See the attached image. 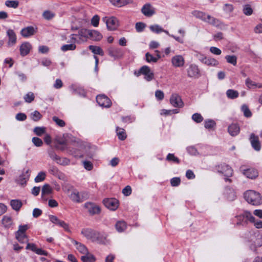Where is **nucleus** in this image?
I'll return each mask as SVG.
<instances>
[{"instance_id":"obj_41","label":"nucleus","mask_w":262,"mask_h":262,"mask_svg":"<svg viewBox=\"0 0 262 262\" xmlns=\"http://www.w3.org/2000/svg\"><path fill=\"white\" fill-rule=\"evenodd\" d=\"M227 62L235 66L237 64V57L235 55H227L225 56Z\"/></svg>"},{"instance_id":"obj_26","label":"nucleus","mask_w":262,"mask_h":262,"mask_svg":"<svg viewBox=\"0 0 262 262\" xmlns=\"http://www.w3.org/2000/svg\"><path fill=\"white\" fill-rule=\"evenodd\" d=\"M228 133L232 136L237 135L240 131L239 126L236 124H232L229 126L228 128Z\"/></svg>"},{"instance_id":"obj_63","label":"nucleus","mask_w":262,"mask_h":262,"mask_svg":"<svg viewBox=\"0 0 262 262\" xmlns=\"http://www.w3.org/2000/svg\"><path fill=\"white\" fill-rule=\"evenodd\" d=\"M48 154L50 158L56 162L58 157V156L55 154L54 151L52 149H49L48 150Z\"/></svg>"},{"instance_id":"obj_7","label":"nucleus","mask_w":262,"mask_h":262,"mask_svg":"<svg viewBox=\"0 0 262 262\" xmlns=\"http://www.w3.org/2000/svg\"><path fill=\"white\" fill-rule=\"evenodd\" d=\"M240 169L242 173L248 178L254 179L256 178L258 176V172L255 168H250L248 169H244V167L242 166Z\"/></svg>"},{"instance_id":"obj_29","label":"nucleus","mask_w":262,"mask_h":262,"mask_svg":"<svg viewBox=\"0 0 262 262\" xmlns=\"http://www.w3.org/2000/svg\"><path fill=\"white\" fill-rule=\"evenodd\" d=\"M202 63L208 66L215 67L219 65V61L213 58L207 57L205 56Z\"/></svg>"},{"instance_id":"obj_15","label":"nucleus","mask_w":262,"mask_h":262,"mask_svg":"<svg viewBox=\"0 0 262 262\" xmlns=\"http://www.w3.org/2000/svg\"><path fill=\"white\" fill-rule=\"evenodd\" d=\"M27 249L31 250L35 253L40 255L49 256V253L41 248H37L36 246L34 244L28 243L26 247Z\"/></svg>"},{"instance_id":"obj_19","label":"nucleus","mask_w":262,"mask_h":262,"mask_svg":"<svg viewBox=\"0 0 262 262\" xmlns=\"http://www.w3.org/2000/svg\"><path fill=\"white\" fill-rule=\"evenodd\" d=\"M84 206L88 209L90 214L92 215L98 214L100 211V207L92 203H86Z\"/></svg>"},{"instance_id":"obj_32","label":"nucleus","mask_w":262,"mask_h":262,"mask_svg":"<svg viewBox=\"0 0 262 262\" xmlns=\"http://www.w3.org/2000/svg\"><path fill=\"white\" fill-rule=\"evenodd\" d=\"M10 204L12 209L15 211L19 210L23 205L21 201L19 200H12Z\"/></svg>"},{"instance_id":"obj_20","label":"nucleus","mask_w":262,"mask_h":262,"mask_svg":"<svg viewBox=\"0 0 262 262\" xmlns=\"http://www.w3.org/2000/svg\"><path fill=\"white\" fill-rule=\"evenodd\" d=\"M251 241L254 243V246L260 247L262 245V235L258 230L254 232V235L251 238Z\"/></svg>"},{"instance_id":"obj_34","label":"nucleus","mask_w":262,"mask_h":262,"mask_svg":"<svg viewBox=\"0 0 262 262\" xmlns=\"http://www.w3.org/2000/svg\"><path fill=\"white\" fill-rule=\"evenodd\" d=\"M226 96L228 98L230 99H234L237 98L239 96L238 91L233 90L229 89L226 91Z\"/></svg>"},{"instance_id":"obj_30","label":"nucleus","mask_w":262,"mask_h":262,"mask_svg":"<svg viewBox=\"0 0 262 262\" xmlns=\"http://www.w3.org/2000/svg\"><path fill=\"white\" fill-rule=\"evenodd\" d=\"M245 84L249 89L261 88L262 84L261 83H256L252 81L249 78L245 80Z\"/></svg>"},{"instance_id":"obj_54","label":"nucleus","mask_w":262,"mask_h":262,"mask_svg":"<svg viewBox=\"0 0 262 262\" xmlns=\"http://www.w3.org/2000/svg\"><path fill=\"white\" fill-rule=\"evenodd\" d=\"M46 176V174L45 172L40 171L38 173L37 176L35 177L34 180L37 183L43 181L45 179Z\"/></svg>"},{"instance_id":"obj_36","label":"nucleus","mask_w":262,"mask_h":262,"mask_svg":"<svg viewBox=\"0 0 262 262\" xmlns=\"http://www.w3.org/2000/svg\"><path fill=\"white\" fill-rule=\"evenodd\" d=\"M75 244L76 246V249L81 253L83 254V255L85 253H87L89 252L88 249L86 248V247L83 244L81 243H79L77 242H75Z\"/></svg>"},{"instance_id":"obj_46","label":"nucleus","mask_w":262,"mask_h":262,"mask_svg":"<svg viewBox=\"0 0 262 262\" xmlns=\"http://www.w3.org/2000/svg\"><path fill=\"white\" fill-rule=\"evenodd\" d=\"M90 30L86 29H81L79 30L78 35L80 37H84L85 38H89L90 35Z\"/></svg>"},{"instance_id":"obj_44","label":"nucleus","mask_w":262,"mask_h":262,"mask_svg":"<svg viewBox=\"0 0 262 262\" xmlns=\"http://www.w3.org/2000/svg\"><path fill=\"white\" fill-rule=\"evenodd\" d=\"M76 48L75 43H71L64 45L61 47V50L63 52H66L67 51H73Z\"/></svg>"},{"instance_id":"obj_4","label":"nucleus","mask_w":262,"mask_h":262,"mask_svg":"<svg viewBox=\"0 0 262 262\" xmlns=\"http://www.w3.org/2000/svg\"><path fill=\"white\" fill-rule=\"evenodd\" d=\"M236 224L238 225L245 226L248 221H253L254 216L248 211H244L242 213L235 216Z\"/></svg>"},{"instance_id":"obj_31","label":"nucleus","mask_w":262,"mask_h":262,"mask_svg":"<svg viewBox=\"0 0 262 262\" xmlns=\"http://www.w3.org/2000/svg\"><path fill=\"white\" fill-rule=\"evenodd\" d=\"M2 223L5 228H10L12 227L13 221L11 217L5 215L3 217Z\"/></svg>"},{"instance_id":"obj_10","label":"nucleus","mask_w":262,"mask_h":262,"mask_svg":"<svg viewBox=\"0 0 262 262\" xmlns=\"http://www.w3.org/2000/svg\"><path fill=\"white\" fill-rule=\"evenodd\" d=\"M103 202L106 207L112 210L117 209L119 205L118 201L114 198L105 199Z\"/></svg>"},{"instance_id":"obj_2","label":"nucleus","mask_w":262,"mask_h":262,"mask_svg":"<svg viewBox=\"0 0 262 262\" xmlns=\"http://www.w3.org/2000/svg\"><path fill=\"white\" fill-rule=\"evenodd\" d=\"M246 201L253 205H259L262 204V197L260 194L253 190L247 191L244 193Z\"/></svg>"},{"instance_id":"obj_52","label":"nucleus","mask_w":262,"mask_h":262,"mask_svg":"<svg viewBox=\"0 0 262 262\" xmlns=\"http://www.w3.org/2000/svg\"><path fill=\"white\" fill-rule=\"evenodd\" d=\"M34 95L32 92H29L24 96L25 101L27 103H31L34 99Z\"/></svg>"},{"instance_id":"obj_38","label":"nucleus","mask_w":262,"mask_h":262,"mask_svg":"<svg viewBox=\"0 0 262 262\" xmlns=\"http://www.w3.org/2000/svg\"><path fill=\"white\" fill-rule=\"evenodd\" d=\"M116 133L120 140H124L126 139V135L124 129L117 127L116 128Z\"/></svg>"},{"instance_id":"obj_64","label":"nucleus","mask_w":262,"mask_h":262,"mask_svg":"<svg viewBox=\"0 0 262 262\" xmlns=\"http://www.w3.org/2000/svg\"><path fill=\"white\" fill-rule=\"evenodd\" d=\"M99 17L97 15H94L91 19V24L95 27H98L99 22Z\"/></svg>"},{"instance_id":"obj_17","label":"nucleus","mask_w":262,"mask_h":262,"mask_svg":"<svg viewBox=\"0 0 262 262\" xmlns=\"http://www.w3.org/2000/svg\"><path fill=\"white\" fill-rule=\"evenodd\" d=\"M218 171L222 173L227 177H230L233 174V170L231 167L226 164H223L219 166L218 168Z\"/></svg>"},{"instance_id":"obj_3","label":"nucleus","mask_w":262,"mask_h":262,"mask_svg":"<svg viewBox=\"0 0 262 262\" xmlns=\"http://www.w3.org/2000/svg\"><path fill=\"white\" fill-rule=\"evenodd\" d=\"M81 234L86 238L99 243L104 242V240L105 239V237L103 235H100L97 230H81Z\"/></svg>"},{"instance_id":"obj_24","label":"nucleus","mask_w":262,"mask_h":262,"mask_svg":"<svg viewBox=\"0 0 262 262\" xmlns=\"http://www.w3.org/2000/svg\"><path fill=\"white\" fill-rule=\"evenodd\" d=\"M35 32L36 31L33 27L29 26L22 29L20 34L23 37H28L33 35Z\"/></svg>"},{"instance_id":"obj_47","label":"nucleus","mask_w":262,"mask_h":262,"mask_svg":"<svg viewBox=\"0 0 262 262\" xmlns=\"http://www.w3.org/2000/svg\"><path fill=\"white\" fill-rule=\"evenodd\" d=\"M150 30L156 33H159L162 32L164 29L158 25H153L149 26Z\"/></svg>"},{"instance_id":"obj_16","label":"nucleus","mask_w":262,"mask_h":262,"mask_svg":"<svg viewBox=\"0 0 262 262\" xmlns=\"http://www.w3.org/2000/svg\"><path fill=\"white\" fill-rule=\"evenodd\" d=\"M171 63L176 68L182 67L185 64V59L182 55H175L171 58Z\"/></svg>"},{"instance_id":"obj_55","label":"nucleus","mask_w":262,"mask_h":262,"mask_svg":"<svg viewBox=\"0 0 262 262\" xmlns=\"http://www.w3.org/2000/svg\"><path fill=\"white\" fill-rule=\"evenodd\" d=\"M166 159L167 161H172L178 164L180 163L179 159L177 157H175L173 154H168L167 155Z\"/></svg>"},{"instance_id":"obj_6","label":"nucleus","mask_w":262,"mask_h":262,"mask_svg":"<svg viewBox=\"0 0 262 262\" xmlns=\"http://www.w3.org/2000/svg\"><path fill=\"white\" fill-rule=\"evenodd\" d=\"M103 20L106 23L107 28L110 30H115L119 26L118 20L114 16L110 18L107 17H103Z\"/></svg>"},{"instance_id":"obj_21","label":"nucleus","mask_w":262,"mask_h":262,"mask_svg":"<svg viewBox=\"0 0 262 262\" xmlns=\"http://www.w3.org/2000/svg\"><path fill=\"white\" fill-rule=\"evenodd\" d=\"M250 141L252 147L256 151H259L261 148L258 137L252 134L250 136Z\"/></svg>"},{"instance_id":"obj_48","label":"nucleus","mask_w":262,"mask_h":262,"mask_svg":"<svg viewBox=\"0 0 262 262\" xmlns=\"http://www.w3.org/2000/svg\"><path fill=\"white\" fill-rule=\"evenodd\" d=\"M215 122L214 120L208 119L205 121L204 126L207 129H212L215 126Z\"/></svg>"},{"instance_id":"obj_53","label":"nucleus","mask_w":262,"mask_h":262,"mask_svg":"<svg viewBox=\"0 0 262 262\" xmlns=\"http://www.w3.org/2000/svg\"><path fill=\"white\" fill-rule=\"evenodd\" d=\"M56 162L62 165H67L70 163V160L66 158H61L58 156Z\"/></svg>"},{"instance_id":"obj_51","label":"nucleus","mask_w":262,"mask_h":262,"mask_svg":"<svg viewBox=\"0 0 262 262\" xmlns=\"http://www.w3.org/2000/svg\"><path fill=\"white\" fill-rule=\"evenodd\" d=\"M146 60L148 62H156L159 59L157 57H154L149 53H146L145 54Z\"/></svg>"},{"instance_id":"obj_5","label":"nucleus","mask_w":262,"mask_h":262,"mask_svg":"<svg viewBox=\"0 0 262 262\" xmlns=\"http://www.w3.org/2000/svg\"><path fill=\"white\" fill-rule=\"evenodd\" d=\"M107 52L108 55L114 60L122 58L124 54L122 49L113 47H110L107 50Z\"/></svg>"},{"instance_id":"obj_62","label":"nucleus","mask_w":262,"mask_h":262,"mask_svg":"<svg viewBox=\"0 0 262 262\" xmlns=\"http://www.w3.org/2000/svg\"><path fill=\"white\" fill-rule=\"evenodd\" d=\"M53 120L56 123V124L60 127H63L65 125V122L63 120L58 118L56 116L53 117Z\"/></svg>"},{"instance_id":"obj_28","label":"nucleus","mask_w":262,"mask_h":262,"mask_svg":"<svg viewBox=\"0 0 262 262\" xmlns=\"http://www.w3.org/2000/svg\"><path fill=\"white\" fill-rule=\"evenodd\" d=\"M89 37L94 41H99L102 38V34L96 30H90Z\"/></svg>"},{"instance_id":"obj_35","label":"nucleus","mask_w":262,"mask_h":262,"mask_svg":"<svg viewBox=\"0 0 262 262\" xmlns=\"http://www.w3.org/2000/svg\"><path fill=\"white\" fill-rule=\"evenodd\" d=\"M79 195V192L78 191L74 190L69 195V197L72 201L76 203H80L81 201Z\"/></svg>"},{"instance_id":"obj_58","label":"nucleus","mask_w":262,"mask_h":262,"mask_svg":"<svg viewBox=\"0 0 262 262\" xmlns=\"http://www.w3.org/2000/svg\"><path fill=\"white\" fill-rule=\"evenodd\" d=\"M192 119L196 123H200L203 120V118L200 114L194 113L192 116Z\"/></svg>"},{"instance_id":"obj_18","label":"nucleus","mask_w":262,"mask_h":262,"mask_svg":"<svg viewBox=\"0 0 262 262\" xmlns=\"http://www.w3.org/2000/svg\"><path fill=\"white\" fill-rule=\"evenodd\" d=\"M170 102L174 107H181L183 106V103L180 96L177 94H173L171 95Z\"/></svg>"},{"instance_id":"obj_43","label":"nucleus","mask_w":262,"mask_h":262,"mask_svg":"<svg viewBox=\"0 0 262 262\" xmlns=\"http://www.w3.org/2000/svg\"><path fill=\"white\" fill-rule=\"evenodd\" d=\"M115 227L116 229H125L127 228V225L124 221L120 220L116 223Z\"/></svg>"},{"instance_id":"obj_60","label":"nucleus","mask_w":262,"mask_h":262,"mask_svg":"<svg viewBox=\"0 0 262 262\" xmlns=\"http://www.w3.org/2000/svg\"><path fill=\"white\" fill-rule=\"evenodd\" d=\"M223 10L227 13H231L234 10V7L232 5L229 4H226L224 6Z\"/></svg>"},{"instance_id":"obj_42","label":"nucleus","mask_w":262,"mask_h":262,"mask_svg":"<svg viewBox=\"0 0 262 262\" xmlns=\"http://www.w3.org/2000/svg\"><path fill=\"white\" fill-rule=\"evenodd\" d=\"M243 12L245 15L250 16L252 14L253 11L249 4H246L243 6Z\"/></svg>"},{"instance_id":"obj_33","label":"nucleus","mask_w":262,"mask_h":262,"mask_svg":"<svg viewBox=\"0 0 262 262\" xmlns=\"http://www.w3.org/2000/svg\"><path fill=\"white\" fill-rule=\"evenodd\" d=\"M81 260L83 262H95L96 258L94 255L88 252L81 257Z\"/></svg>"},{"instance_id":"obj_37","label":"nucleus","mask_w":262,"mask_h":262,"mask_svg":"<svg viewBox=\"0 0 262 262\" xmlns=\"http://www.w3.org/2000/svg\"><path fill=\"white\" fill-rule=\"evenodd\" d=\"M89 48V49L95 54H98L101 56H103L104 55V52L102 49L99 47L91 45Z\"/></svg>"},{"instance_id":"obj_59","label":"nucleus","mask_w":262,"mask_h":262,"mask_svg":"<svg viewBox=\"0 0 262 262\" xmlns=\"http://www.w3.org/2000/svg\"><path fill=\"white\" fill-rule=\"evenodd\" d=\"M187 152L191 155L196 156L199 155V152L196 148L193 146H190L187 148Z\"/></svg>"},{"instance_id":"obj_25","label":"nucleus","mask_w":262,"mask_h":262,"mask_svg":"<svg viewBox=\"0 0 262 262\" xmlns=\"http://www.w3.org/2000/svg\"><path fill=\"white\" fill-rule=\"evenodd\" d=\"M109 1L113 5L117 7H121L134 3L133 0H109Z\"/></svg>"},{"instance_id":"obj_22","label":"nucleus","mask_w":262,"mask_h":262,"mask_svg":"<svg viewBox=\"0 0 262 262\" xmlns=\"http://www.w3.org/2000/svg\"><path fill=\"white\" fill-rule=\"evenodd\" d=\"M32 48L31 45L28 42H24L20 46V54L22 56H25L29 54Z\"/></svg>"},{"instance_id":"obj_1","label":"nucleus","mask_w":262,"mask_h":262,"mask_svg":"<svg viewBox=\"0 0 262 262\" xmlns=\"http://www.w3.org/2000/svg\"><path fill=\"white\" fill-rule=\"evenodd\" d=\"M191 14L196 18L213 26H219L220 24L219 19L201 11L193 10L191 12Z\"/></svg>"},{"instance_id":"obj_56","label":"nucleus","mask_w":262,"mask_h":262,"mask_svg":"<svg viewBox=\"0 0 262 262\" xmlns=\"http://www.w3.org/2000/svg\"><path fill=\"white\" fill-rule=\"evenodd\" d=\"M52 189L49 185L45 184L42 187V195L48 194L51 193Z\"/></svg>"},{"instance_id":"obj_39","label":"nucleus","mask_w":262,"mask_h":262,"mask_svg":"<svg viewBox=\"0 0 262 262\" xmlns=\"http://www.w3.org/2000/svg\"><path fill=\"white\" fill-rule=\"evenodd\" d=\"M55 16V14L50 10H46L42 13V17L46 20H49L53 18Z\"/></svg>"},{"instance_id":"obj_27","label":"nucleus","mask_w":262,"mask_h":262,"mask_svg":"<svg viewBox=\"0 0 262 262\" xmlns=\"http://www.w3.org/2000/svg\"><path fill=\"white\" fill-rule=\"evenodd\" d=\"M29 172V170L28 169L25 172L19 176V178L17 180L18 183L21 185H24L27 183L30 177Z\"/></svg>"},{"instance_id":"obj_11","label":"nucleus","mask_w":262,"mask_h":262,"mask_svg":"<svg viewBox=\"0 0 262 262\" xmlns=\"http://www.w3.org/2000/svg\"><path fill=\"white\" fill-rule=\"evenodd\" d=\"M141 11L146 17H151L156 13L155 8L149 3L143 5Z\"/></svg>"},{"instance_id":"obj_9","label":"nucleus","mask_w":262,"mask_h":262,"mask_svg":"<svg viewBox=\"0 0 262 262\" xmlns=\"http://www.w3.org/2000/svg\"><path fill=\"white\" fill-rule=\"evenodd\" d=\"M96 101L98 104L102 107H109L112 102L110 99L104 95H99L96 97Z\"/></svg>"},{"instance_id":"obj_61","label":"nucleus","mask_w":262,"mask_h":262,"mask_svg":"<svg viewBox=\"0 0 262 262\" xmlns=\"http://www.w3.org/2000/svg\"><path fill=\"white\" fill-rule=\"evenodd\" d=\"M33 143L37 147H40L43 144L42 141L38 137H33L32 139Z\"/></svg>"},{"instance_id":"obj_45","label":"nucleus","mask_w":262,"mask_h":262,"mask_svg":"<svg viewBox=\"0 0 262 262\" xmlns=\"http://www.w3.org/2000/svg\"><path fill=\"white\" fill-rule=\"evenodd\" d=\"M30 117L33 121H38L41 118L42 115L38 111H35L31 113Z\"/></svg>"},{"instance_id":"obj_57","label":"nucleus","mask_w":262,"mask_h":262,"mask_svg":"<svg viewBox=\"0 0 262 262\" xmlns=\"http://www.w3.org/2000/svg\"><path fill=\"white\" fill-rule=\"evenodd\" d=\"M242 110L244 113V116L246 117H250L251 116L252 114L248 106L246 104H244L242 106Z\"/></svg>"},{"instance_id":"obj_49","label":"nucleus","mask_w":262,"mask_h":262,"mask_svg":"<svg viewBox=\"0 0 262 262\" xmlns=\"http://www.w3.org/2000/svg\"><path fill=\"white\" fill-rule=\"evenodd\" d=\"M19 3L16 1H7L5 5L10 8H16L18 7Z\"/></svg>"},{"instance_id":"obj_14","label":"nucleus","mask_w":262,"mask_h":262,"mask_svg":"<svg viewBox=\"0 0 262 262\" xmlns=\"http://www.w3.org/2000/svg\"><path fill=\"white\" fill-rule=\"evenodd\" d=\"M200 70L198 66L191 64L187 69V75L189 77L198 78L200 76Z\"/></svg>"},{"instance_id":"obj_40","label":"nucleus","mask_w":262,"mask_h":262,"mask_svg":"<svg viewBox=\"0 0 262 262\" xmlns=\"http://www.w3.org/2000/svg\"><path fill=\"white\" fill-rule=\"evenodd\" d=\"M70 89L73 94L79 95L83 96L85 95V93L84 91L81 88H75L74 86H72Z\"/></svg>"},{"instance_id":"obj_12","label":"nucleus","mask_w":262,"mask_h":262,"mask_svg":"<svg viewBox=\"0 0 262 262\" xmlns=\"http://www.w3.org/2000/svg\"><path fill=\"white\" fill-rule=\"evenodd\" d=\"M139 73L145 76L144 78L147 81H151L154 78V73L147 66H144L141 68Z\"/></svg>"},{"instance_id":"obj_23","label":"nucleus","mask_w":262,"mask_h":262,"mask_svg":"<svg viewBox=\"0 0 262 262\" xmlns=\"http://www.w3.org/2000/svg\"><path fill=\"white\" fill-rule=\"evenodd\" d=\"M25 231L26 230H17L15 232L16 238L21 243H25L28 241Z\"/></svg>"},{"instance_id":"obj_13","label":"nucleus","mask_w":262,"mask_h":262,"mask_svg":"<svg viewBox=\"0 0 262 262\" xmlns=\"http://www.w3.org/2000/svg\"><path fill=\"white\" fill-rule=\"evenodd\" d=\"M49 219L50 221L57 225L58 227L63 228L64 229H68L70 228V226L68 224L66 223L64 221L59 220L57 216L54 215H50Z\"/></svg>"},{"instance_id":"obj_50","label":"nucleus","mask_w":262,"mask_h":262,"mask_svg":"<svg viewBox=\"0 0 262 262\" xmlns=\"http://www.w3.org/2000/svg\"><path fill=\"white\" fill-rule=\"evenodd\" d=\"M33 131L37 136H41L45 133L46 128L45 127H35Z\"/></svg>"},{"instance_id":"obj_8","label":"nucleus","mask_w":262,"mask_h":262,"mask_svg":"<svg viewBox=\"0 0 262 262\" xmlns=\"http://www.w3.org/2000/svg\"><path fill=\"white\" fill-rule=\"evenodd\" d=\"M6 35L8 37L7 46L8 47L14 46L17 42L16 35L14 30L11 29H8Z\"/></svg>"}]
</instances>
